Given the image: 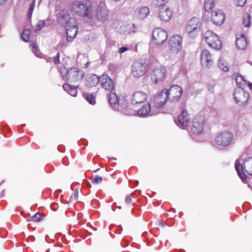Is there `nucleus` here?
Wrapping results in <instances>:
<instances>
[{
	"instance_id": "f257e3e1",
	"label": "nucleus",
	"mask_w": 252,
	"mask_h": 252,
	"mask_svg": "<svg viewBox=\"0 0 252 252\" xmlns=\"http://www.w3.org/2000/svg\"><path fill=\"white\" fill-rule=\"evenodd\" d=\"M108 11L101 3L87 0L80 3V16L84 17L87 22H91L95 16L97 19L104 22L107 19Z\"/></svg>"
},
{
	"instance_id": "f03ea898",
	"label": "nucleus",
	"mask_w": 252,
	"mask_h": 252,
	"mask_svg": "<svg viewBox=\"0 0 252 252\" xmlns=\"http://www.w3.org/2000/svg\"><path fill=\"white\" fill-rule=\"evenodd\" d=\"M235 168L238 175L242 180L247 179L246 173L252 175V157L246 159L242 164L238 159L235 161Z\"/></svg>"
},
{
	"instance_id": "7ed1b4c3",
	"label": "nucleus",
	"mask_w": 252,
	"mask_h": 252,
	"mask_svg": "<svg viewBox=\"0 0 252 252\" xmlns=\"http://www.w3.org/2000/svg\"><path fill=\"white\" fill-rule=\"evenodd\" d=\"M148 64L142 60L135 61L131 66V74L136 78L142 77L147 71Z\"/></svg>"
},
{
	"instance_id": "20e7f679",
	"label": "nucleus",
	"mask_w": 252,
	"mask_h": 252,
	"mask_svg": "<svg viewBox=\"0 0 252 252\" xmlns=\"http://www.w3.org/2000/svg\"><path fill=\"white\" fill-rule=\"evenodd\" d=\"M204 37L209 47L216 50H220L221 48V41L219 37L215 33L208 31L205 32Z\"/></svg>"
},
{
	"instance_id": "39448f33",
	"label": "nucleus",
	"mask_w": 252,
	"mask_h": 252,
	"mask_svg": "<svg viewBox=\"0 0 252 252\" xmlns=\"http://www.w3.org/2000/svg\"><path fill=\"white\" fill-rule=\"evenodd\" d=\"M233 138V134L230 131H223L216 136L215 142L218 146L226 147L230 144Z\"/></svg>"
},
{
	"instance_id": "423d86ee",
	"label": "nucleus",
	"mask_w": 252,
	"mask_h": 252,
	"mask_svg": "<svg viewBox=\"0 0 252 252\" xmlns=\"http://www.w3.org/2000/svg\"><path fill=\"white\" fill-rule=\"evenodd\" d=\"M182 92V88L178 85H173L170 88L169 90H166L167 99L173 102L179 100Z\"/></svg>"
},
{
	"instance_id": "0eeeda50",
	"label": "nucleus",
	"mask_w": 252,
	"mask_h": 252,
	"mask_svg": "<svg viewBox=\"0 0 252 252\" xmlns=\"http://www.w3.org/2000/svg\"><path fill=\"white\" fill-rule=\"evenodd\" d=\"M205 122L204 116H198L195 117L192 123L191 128V132L194 135H198L202 133Z\"/></svg>"
},
{
	"instance_id": "6e6552de",
	"label": "nucleus",
	"mask_w": 252,
	"mask_h": 252,
	"mask_svg": "<svg viewBox=\"0 0 252 252\" xmlns=\"http://www.w3.org/2000/svg\"><path fill=\"white\" fill-rule=\"evenodd\" d=\"M233 95L236 103L239 105H245L249 99V94L242 88L236 89Z\"/></svg>"
},
{
	"instance_id": "1a4fd4ad",
	"label": "nucleus",
	"mask_w": 252,
	"mask_h": 252,
	"mask_svg": "<svg viewBox=\"0 0 252 252\" xmlns=\"http://www.w3.org/2000/svg\"><path fill=\"white\" fill-rule=\"evenodd\" d=\"M168 38L166 32L160 28H157L153 32V40L158 45L164 43Z\"/></svg>"
},
{
	"instance_id": "9d476101",
	"label": "nucleus",
	"mask_w": 252,
	"mask_h": 252,
	"mask_svg": "<svg viewBox=\"0 0 252 252\" xmlns=\"http://www.w3.org/2000/svg\"><path fill=\"white\" fill-rule=\"evenodd\" d=\"M166 69L163 66H159L155 68L152 72L151 78L155 84L161 82L165 77Z\"/></svg>"
},
{
	"instance_id": "9b49d317",
	"label": "nucleus",
	"mask_w": 252,
	"mask_h": 252,
	"mask_svg": "<svg viewBox=\"0 0 252 252\" xmlns=\"http://www.w3.org/2000/svg\"><path fill=\"white\" fill-rule=\"evenodd\" d=\"M182 38L179 35H173L169 40V48L173 52L177 53L182 48Z\"/></svg>"
},
{
	"instance_id": "f8f14e48",
	"label": "nucleus",
	"mask_w": 252,
	"mask_h": 252,
	"mask_svg": "<svg viewBox=\"0 0 252 252\" xmlns=\"http://www.w3.org/2000/svg\"><path fill=\"white\" fill-rule=\"evenodd\" d=\"M99 83L101 87L105 90L112 91L114 85L111 79L107 75L103 74L99 77Z\"/></svg>"
},
{
	"instance_id": "ddd939ff",
	"label": "nucleus",
	"mask_w": 252,
	"mask_h": 252,
	"mask_svg": "<svg viewBox=\"0 0 252 252\" xmlns=\"http://www.w3.org/2000/svg\"><path fill=\"white\" fill-rule=\"evenodd\" d=\"M79 69L77 67L71 68L65 72L64 74L62 72L63 79L69 80L70 82H75L78 80Z\"/></svg>"
},
{
	"instance_id": "4468645a",
	"label": "nucleus",
	"mask_w": 252,
	"mask_h": 252,
	"mask_svg": "<svg viewBox=\"0 0 252 252\" xmlns=\"http://www.w3.org/2000/svg\"><path fill=\"white\" fill-rule=\"evenodd\" d=\"M213 62L210 52L207 50H203L201 54V63L208 68L213 64Z\"/></svg>"
},
{
	"instance_id": "2eb2a0df",
	"label": "nucleus",
	"mask_w": 252,
	"mask_h": 252,
	"mask_svg": "<svg viewBox=\"0 0 252 252\" xmlns=\"http://www.w3.org/2000/svg\"><path fill=\"white\" fill-rule=\"evenodd\" d=\"M167 100L166 89L163 90L160 93L158 94L154 99V103L157 108L162 106Z\"/></svg>"
},
{
	"instance_id": "dca6fc26",
	"label": "nucleus",
	"mask_w": 252,
	"mask_h": 252,
	"mask_svg": "<svg viewBox=\"0 0 252 252\" xmlns=\"http://www.w3.org/2000/svg\"><path fill=\"white\" fill-rule=\"evenodd\" d=\"M189 122V120L187 111L183 110L182 113L179 115L176 123L179 127L184 128L188 126Z\"/></svg>"
},
{
	"instance_id": "f3484780",
	"label": "nucleus",
	"mask_w": 252,
	"mask_h": 252,
	"mask_svg": "<svg viewBox=\"0 0 252 252\" xmlns=\"http://www.w3.org/2000/svg\"><path fill=\"white\" fill-rule=\"evenodd\" d=\"M211 19L215 24L220 25L224 21V14L221 10H217L213 12Z\"/></svg>"
},
{
	"instance_id": "a211bd4d",
	"label": "nucleus",
	"mask_w": 252,
	"mask_h": 252,
	"mask_svg": "<svg viewBox=\"0 0 252 252\" xmlns=\"http://www.w3.org/2000/svg\"><path fill=\"white\" fill-rule=\"evenodd\" d=\"M199 26V18L197 17H193L189 21L187 26V31L190 34L193 32H198Z\"/></svg>"
},
{
	"instance_id": "6ab92c4d",
	"label": "nucleus",
	"mask_w": 252,
	"mask_h": 252,
	"mask_svg": "<svg viewBox=\"0 0 252 252\" xmlns=\"http://www.w3.org/2000/svg\"><path fill=\"white\" fill-rule=\"evenodd\" d=\"M147 98L146 94L141 91H137L133 93L131 98V102L133 104L141 103L145 101Z\"/></svg>"
},
{
	"instance_id": "aec40b11",
	"label": "nucleus",
	"mask_w": 252,
	"mask_h": 252,
	"mask_svg": "<svg viewBox=\"0 0 252 252\" xmlns=\"http://www.w3.org/2000/svg\"><path fill=\"white\" fill-rule=\"evenodd\" d=\"M159 17L163 21L167 22L170 20L172 16V11L166 6H162L160 8L158 12Z\"/></svg>"
},
{
	"instance_id": "412c9836",
	"label": "nucleus",
	"mask_w": 252,
	"mask_h": 252,
	"mask_svg": "<svg viewBox=\"0 0 252 252\" xmlns=\"http://www.w3.org/2000/svg\"><path fill=\"white\" fill-rule=\"evenodd\" d=\"M99 77L95 74L87 75L85 80V84L89 87H94L99 83Z\"/></svg>"
},
{
	"instance_id": "4be33fe9",
	"label": "nucleus",
	"mask_w": 252,
	"mask_h": 252,
	"mask_svg": "<svg viewBox=\"0 0 252 252\" xmlns=\"http://www.w3.org/2000/svg\"><path fill=\"white\" fill-rule=\"evenodd\" d=\"M150 9L148 7L144 6L137 9L136 17L139 20H144L150 14Z\"/></svg>"
},
{
	"instance_id": "5701e85b",
	"label": "nucleus",
	"mask_w": 252,
	"mask_h": 252,
	"mask_svg": "<svg viewBox=\"0 0 252 252\" xmlns=\"http://www.w3.org/2000/svg\"><path fill=\"white\" fill-rule=\"evenodd\" d=\"M70 20V15L65 11H62L58 14L57 21L62 26H65Z\"/></svg>"
},
{
	"instance_id": "b1692460",
	"label": "nucleus",
	"mask_w": 252,
	"mask_h": 252,
	"mask_svg": "<svg viewBox=\"0 0 252 252\" xmlns=\"http://www.w3.org/2000/svg\"><path fill=\"white\" fill-rule=\"evenodd\" d=\"M236 45L239 49H245L247 46V42L245 36L242 34L237 35Z\"/></svg>"
},
{
	"instance_id": "393cba45",
	"label": "nucleus",
	"mask_w": 252,
	"mask_h": 252,
	"mask_svg": "<svg viewBox=\"0 0 252 252\" xmlns=\"http://www.w3.org/2000/svg\"><path fill=\"white\" fill-rule=\"evenodd\" d=\"M78 32L77 25H73V27L66 29V39L67 41H72Z\"/></svg>"
},
{
	"instance_id": "a878e982",
	"label": "nucleus",
	"mask_w": 252,
	"mask_h": 252,
	"mask_svg": "<svg viewBox=\"0 0 252 252\" xmlns=\"http://www.w3.org/2000/svg\"><path fill=\"white\" fill-rule=\"evenodd\" d=\"M63 87V89L72 96H76L78 86H74L68 84H64Z\"/></svg>"
},
{
	"instance_id": "bb28decb",
	"label": "nucleus",
	"mask_w": 252,
	"mask_h": 252,
	"mask_svg": "<svg viewBox=\"0 0 252 252\" xmlns=\"http://www.w3.org/2000/svg\"><path fill=\"white\" fill-rule=\"evenodd\" d=\"M150 110V105L147 103L137 111V114L140 117H144L149 113Z\"/></svg>"
},
{
	"instance_id": "cd10ccee",
	"label": "nucleus",
	"mask_w": 252,
	"mask_h": 252,
	"mask_svg": "<svg viewBox=\"0 0 252 252\" xmlns=\"http://www.w3.org/2000/svg\"><path fill=\"white\" fill-rule=\"evenodd\" d=\"M83 96L90 104H94L95 103V96L94 94L83 93Z\"/></svg>"
},
{
	"instance_id": "c85d7f7f",
	"label": "nucleus",
	"mask_w": 252,
	"mask_h": 252,
	"mask_svg": "<svg viewBox=\"0 0 252 252\" xmlns=\"http://www.w3.org/2000/svg\"><path fill=\"white\" fill-rule=\"evenodd\" d=\"M109 101L112 106H115L118 102V98L115 93H111L109 96Z\"/></svg>"
},
{
	"instance_id": "c756f323",
	"label": "nucleus",
	"mask_w": 252,
	"mask_h": 252,
	"mask_svg": "<svg viewBox=\"0 0 252 252\" xmlns=\"http://www.w3.org/2000/svg\"><path fill=\"white\" fill-rule=\"evenodd\" d=\"M214 6V0H205L204 2V7L207 12L212 10Z\"/></svg>"
},
{
	"instance_id": "7c9ffc66",
	"label": "nucleus",
	"mask_w": 252,
	"mask_h": 252,
	"mask_svg": "<svg viewBox=\"0 0 252 252\" xmlns=\"http://www.w3.org/2000/svg\"><path fill=\"white\" fill-rule=\"evenodd\" d=\"M235 80L238 88H242L246 84V81L241 75H236Z\"/></svg>"
},
{
	"instance_id": "2f4dec72",
	"label": "nucleus",
	"mask_w": 252,
	"mask_h": 252,
	"mask_svg": "<svg viewBox=\"0 0 252 252\" xmlns=\"http://www.w3.org/2000/svg\"><path fill=\"white\" fill-rule=\"evenodd\" d=\"M250 15L249 14H246L243 16V24L245 27H249L251 25L250 21Z\"/></svg>"
},
{
	"instance_id": "473e14b6",
	"label": "nucleus",
	"mask_w": 252,
	"mask_h": 252,
	"mask_svg": "<svg viewBox=\"0 0 252 252\" xmlns=\"http://www.w3.org/2000/svg\"><path fill=\"white\" fill-rule=\"evenodd\" d=\"M30 46L31 47L32 49V51L33 53H34V54H35V55L37 57H39V58H42V54L41 53H40L37 49L35 44H34V43H32L31 44H30Z\"/></svg>"
},
{
	"instance_id": "72a5a7b5",
	"label": "nucleus",
	"mask_w": 252,
	"mask_h": 252,
	"mask_svg": "<svg viewBox=\"0 0 252 252\" xmlns=\"http://www.w3.org/2000/svg\"><path fill=\"white\" fill-rule=\"evenodd\" d=\"M31 31L29 30H24L22 34V39L24 41L27 42L30 39Z\"/></svg>"
},
{
	"instance_id": "f704fd0d",
	"label": "nucleus",
	"mask_w": 252,
	"mask_h": 252,
	"mask_svg": "<svg viewBox=\"0 0 252 252\" xmlns=\"http://www.w3.org/2000/svg\"><path fill=\"white\" fill-rule=\"evenodd\" d=\"M75 185L76 184H72L71 186V188L72 189H73L74 188H75V193H74V195L73 196H71L70 197V199H69V202H71L73 200H76L77 199V198H78V188L76 187V188H75Z\"/></svg>"
},
{
	"instance_id": "c9c22d12",
	"label": "nucleus",
	"mask_w": 252,
	"mask_h": 252,
	"mask_svg": "<svg viewBox=\"0 0 252 252\" xmlns=\"http://www.w3.org/2000/svg\"><path fill=\"white\" fill-rule=\"evenodd\" d=\"M218 65L220 69L224 71H227L228 70V67L227 66L226 63L223 61H221L220 60H219Z\"/></svg>"
},
{
	"instance_id": "e433bc0d",
	"label": "nucleus",
	"mask_w": 252,
	"mask_h": 252,
	"mask_svg": "<svg viewBox=\"0 0 252 252\" xmlns=\"http://www.w3.org/2000/svg\"><path fill=\"white\" fill-rule=\"evenodd\" d=\"M45 24V22L44 21H39L36 27L35 28V31H38L43 28Z\"/></svg>"
},
{
	"instance_id": "4c0bfd02",
	"label": "nucleus",
	"mask_w": 252,
	"mask_h": 252,
	"mask_svg": "<svg viewBox=\"0 0 252 252\" xmlns=\"http://www.w3.org/2000/svg\"><path fill=\"white\" fill-rule=\"evenodd\" d=\"M32 219L34 221H40L42 220V217L39 213H37L32 217Z\"/></svg>"
},
{
	"instance_id": "58836bf2",
	"label": "nucleus",
	"mask_w": 252,
	"mask_h": 252,
	"mask_svg": "<svg viewBox=\"0 0 252 252\" xmlns=\"http://www.w3.org/2000/svg\"><path fill=\"white\" fill-rule=\"evenodd\" d=\"M34 5H35V0H32V2L30 4V6L29 7V16H30L32 15V12L34 7Z\"/></svg>"
},
{
	"instance_id": "ea45409f",
	"label": "nucleus",
	"mask_w": 252,
	"mask_h": 252,
	"mask_svg": "<svg viewBox=\"0 0 252 252\" xmlns=\"http://www.w3.org/2000/svg\"><path fill=\"white\" fill-rule=\"evenodd\" d=\"M236 4L239 6H243L246 2V0H235Z\"/></svg>"
},
{
	"instance_id": "a19ab883",
	"label": "nucleus",
	"mask_w": 252,
	"mask_h": 252,
	"mask_svg": "<svg viewBox=\"0 0 252 252\" xmlns=\"http://www.w3.org/2000/svg\"><path fill=\"white\" fill-rule=\"evenodd\" d=\"M79 8V3H76L73 4L71 10L72 11H74L76 14H77L78 12V9Z\"/></svg>"
},
{
	"instance_id": "79ce46f5",
	"label": "nucleus",
	"mask_w": 252,
	"mask_h": 252,
	"mask_svg": "<svg viewBox=\"0 0 252 252\" xmlns=\"http://www.w3.org/2000/svg\"><path fill=\"white\" fill-rule=\"evenodd\" d=\"M102 181V178L101 177H95L93 181L94 183L98 184L100 183Z\"/></svg>"
},
{
	"instance_id": "37998d69",
	"label": "nucleus",
	"mask_w": 252,
	"mask_h": 252,
	"mask_svg": "<svg viewBox=\"0 0 252 252\" xmlns=\"http://www.w3.org/2000/svg\"><path fill=\"white\" fill-rule=\"evenodd\" d=\"M53 62L55 64H59L60 63V53H58L56 57L53 59Z\"/></svg>"
},
{
	"instance_id": "c03bdc74",
	"label": "nucleus",
	"mask_w": 252,
	"mask_h": 252,
	"mask_svg": "<svg viewBox=\"0 0 252 252\" xmlns=\"http://www.w3.org/2000/svg\"><path fill=\"white\" fill-rule=\"evenodd\" d=\"M128 49H129L128 48L126 47H121L119 50V53L121 54L124 53L125 52L128 50Z\"/></svg>"
},
{
	"instance_id": "a18cd8bd",
	"label": "nucleus",
	"mask_w": 252,
	"mask_h": 252,
	"mask_svg": "<svg viewBox=\"0 0 252 252\" xmlns=\"http://www.w3.org/2000/svg\"><path fill=\"white\" fill-rule=\"evenodd\" d=\"M156 222L158 225H160L162 226H164L165 225V222L161 220H158L156 221Z\"/></svg>"
},
{
	"instance_id": "49530a36",
	"label": "nucleus",
	"mask_w": 252,
	"mask_h": 252,
	"mask_svg": "<svg viewBox=\"0 0 252 252\" xmlns=\"http://www.w3.org/2000/svg\"><path fill=\"white\" fill-rule=\"evenodd\" d=\"M131 197L129 195H128L126 197V200H125V202L128 204V203H130L131 202Z\"/></svg>"
},
{
	"instance_id": "de8ad7c7",
	"label": "nucleus",
	"mask_w": 252,
	"mask_h": 252,
	"mask_svg": "<svg viewBox=\"0 0 252 252\" xmlns=\"http://www.w3.org/2000/svg\"><path fill=\"white\" fill-rule=\"evenodd\" d=\"M6 0H0V4H2Z\"/></svg>"
},
{
	"instance_id": "09e8293b",
	"label": "nucleus",
	"mask_w": 252,
	"mask_h": 252,
	"mask_svg": "<svg viewBox=\"0 0 252 252\" xmlns=\"http://www.w3.org/2000/svg\"><path fill=\"white\" fill-rule=\"evenodd\" d=\"M89 62H88L86 64H85V67H88L89 66Z\"/></svg>"
},
{
	"instance_id": "8fccbe9b",
	"label": "nucleus",
	"mask_w": 252,
	"mask_h": 252,
	"mask_svg": "<svg viewBox=\"0 0 252 252\" xmlns=\"http://www.w3.org/2000/svg\"><path fill=\"white\" fill-rule=\"evenodd\" d=\"M249 86L250 88L252 90V83H249Z\"/></svg>"
},
{
	"instance_id": "3c124183",
	"label": "nucleus",
	"mask_w": 252,
	"mask_h": 252,
	"mask_svg": "<svg viewBox=\"0 0 252 252\" xmlns=\"http://www.w3.org/2000/svg\"><path fill=\"white\" fill-rule=\"evenodd\" d=\"M250 148H247L246 150V152L248 153L250 151Z\"/></svg>"
},
{
	"instance_id": "603ef678",
	"label": "nucleus",
	"mask_w": 252,
	"mask_h": 252,
	"mask_svg": "<svg viewBox=\"0 0 252 252\" xmlns=\"http://www.w3.org/2000/svg\"><path fill=\"white\" fill-rule=\"evenodd\" d=\"M114 0V1H120L121 0Z\"/></svg>"
},
{
	"instance_id": "864d4df0",
	"label": "nucleus",
	"mask_w": 252,
	"mask_h": 252,
	"mask_svg": "<svg viewBox=\"0 0 252 252\" xmlns=\"http://www.w3.org/2000/svg\"><path fill=\"white\" fill-rule=\"evenodd\" d=\"M62 42H61V43H60V44H59V46H62Z\"/></svg>"
},
{
	"instance_id": "5fc2aeb1",
	"label": "nucleus",
	"mask_w": 252,
	"mask_h": 252,
	"mask_svg": "<svg viewBox=\"0 0 252 252\" xmlns=\"http://www.w3.org/2000/svg\"><path fill=\"white\" fill-rule=\"evenodd\" d=\"M136 185H137V184H138V181H136Z\"/></svg>"
},
{
	"instance_id": "6e6d98bb",
	"label": "nucleus",
	"mask_w": 252,
	"mask_h": 252,
	"mask_svg": "<svg viewBox=\"0 0 252 252\" xmlns=\"http://www.w3.org/2000/svg\"><path fill=\"white\" fill-rule=\"evenodd\" d=\"M252 64V63H251Z\"/></svg>"
}]
</instances>
